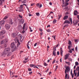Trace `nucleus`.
Here are the masks:
<instances>
[{
    "label": "nucleus",
    "mask_w": 79,
    "mask_h": 79,
    "mask_svg": "<svg viewBox=\"0 0 79 79\" xmlns=\"http://www.w3.org/2000/svg\"><path fill=\"white\" fill-rule=\"evenodd\" d=\"M11 49L10 48H5L3 51V53H2L1 56H3V55H6L7 54V56H11L12 53L11 52Z\"/></svg>",
    "instance_id": "f257e3e1"
},
{
    "label": "nucleus",
    "mask_w": 79,
    "mask_h": 79,
    "mask_svg": "<svg viewBox=\"0 0 79 79\" xmlns=\"http://www.w3.org/2000/svg\"><path fill=\"white\" fill-rule=\"evenodd\" d=\"M15 44L14 42H13L11 43V45H10V47L11 48H13L14 47L15 49H14V50L11 51V52H13L16 49V47L15 46Z\"/></svg>",
    "instance_id": "f03ea898"
},
{
    "label": "nucleus",
    "mask_w": 79,
    "mask_h": 79,
    "mask_svg": "<svg viewBox=\"0 0 79 79\" xmlns=\"http://www.w3.org/2000/svg\"><path fill=\"white\" fill-rule=\"evenodd\" d=\"M15 43H18V44H17L18 46L20 45V43L19 42L18 40L17 39V38H15Z\"/></svg>",
    "instance_id": "7ed1b4c3"
},
{
    "label": "nucleus",
    "mask_w": 79,
    "mask_h": 79,
    "mask_svg": "<svg viewBox=\"0 0 79 79\" xmlns=\"http://www.w3.org/2000/svg\"><path fill=\"white\" fill-rule=\"evenodd\" d=\"M23 6L21 5H20V10H19V11L20 12H22L23 11Z\"/></svg>",
    "instance_id": "20e7f679"
},
{
    "label": "nucleus",
    "mask_w": 79,
    "mask_h": 79,
    "mask_svg": "<svg viewBox=\"0 0 79 79\" xmlns=\"http://www.w3.org/2000/svg\"><path fill=\"white\" fill-rule=\"evenodd\" d=\"M78 13L77 10H74V11L73 12V15L76 16L78 15Z\"/></svg>",
    "instance_id": "39448f33"
},
{
    "label": "nucleus",
    "mask_w": 79,
    "mask_h": 79,
    "mask_svg": "<svg viewBox=\"0 0 79 79\" xmlns=\"http://www.w3.org/2000/svg\"><path fill=\"white\" fill-rule=\"evenodd\" d=\"M78 21H73V25L76 26L77 25V24L78 23Z\"/></svg>",
    "instance_id": "423d86ee"
},
{
    "label": "nucleus",
    "mask_w": 79,
    "mask_h": 79,
    "mask_svg": "<svg viewBox=\"0 0 79 79\" xmlns=\"http://www.w3.org/2000/svg\"><path fill=\"white\" fill-rule=\"evenodd\" d=\"M68 57H69V55H68V54L65 55V56L64 57V60H66L68 58Z\"/></svg>",
    "instance_id": "0eeeda50"
},
{
    "label": "nucleus",
    "mask_w": 79,
    "mask_h": 79,
    "mask_svg": "<svg viewBox=\"0 0 79 79\" xmlns=\"http://www.w3.org/2000/svg\"><path fill=\"white\" fill-rule=\"evenodd\" d=\"M70 22H69L68 20H66L64 22V24L65 23H66V24H69L70 23H71Z\"/></svg>",
    "instance_id": "6e6552de"
},
{
    "label": "nucleus",
    "mask_w": 79,
    "mask_h": 79,
    "mask_svg": "<svg viewBox=\"0 0 79 79\" xmlns=\"http://www.w3.org/2000/svg\"><path fill=\"white\" fill-rule=\"evenodd\" d=\"M68 70H65V79H66V77H67L68 76V74L66 73L67 72V71H68Z\"/></svg>",
    "instance_id": "1a4fd4ad"
},
{
    "label": "nucleus",
    "mask_w": 79,
    "mask_h": 79,
    "mask_svg": "<svg viewBox=\"0 0 79 79\" xmlns=\"http://www.w3.org/2000/svg\"><path fill=\"white\" fill-rule=\"evenodd\" d=\"M10 27L9 25L6 24V29L7 30L10 29Z\"/></svg>",
    "instance_id": "9d476101"
},
{
    "label": "nucleus",
    "mask_w": 79,
    "mask_h": 79,
    "mask_svg": "<svg viewBox=\"0 0 79 79\" xmlns=\"http://www.w3.org/2000/svg\"><path fill=\"white\" fill-rule=\"evenodd\" d=\"M6 31L5 30H2L0 32V34L4 35Z\"/></svg>",
    "instance_id": "9b49d317"
},
{
    "label": "nucleus",
    "mask_w": 79,
    "mask_h": 79,
    "mask_svg": "<svg viewBox=\"0 0 79 79\" xmlns=\"http://www.w3.org/2000/svg\"><path fill=\"white\" fill-rule=\"evenodd\" d=\"M12 37L13 38L15 37L16 36V34L15 33H13L11 34Z\"/></svg>",
    "instance_id": "f8f14e48"
},
{
    "label": "nucleus",
    "mask_w": 79,
    "mask_h": 79,
    "mask_svg": "<svg viewBox=\"0 0 79 79\" xmlns=\"http://www.w3.org/2000/svg\"><path fill=\"white\" fill-rule=\"evenodd\" d=\"M68 17L69 16L68 15H65L63 18V19H64V20H65L66 19H67L68 18Z\"/></svg>",
    "instance_id": "ddd939ff"
},
{
    "label": "nucleus",
    "mask_w": 79,
    "mask_h": 79,
    "mask_svg": "<svg viewBox=\"0 0 79 79\" xmlns=\"http://www.w3.org/2000/svg\"><path fill=\"white\" fill-rule=\"evenodd\" d=\"M55 51H56V49H55V50H54L52 52V54H53L54 56H56V52Z\"/></svg>",
    "instance_id": "4468645a"
},
{
    "label": "nucleus",
    "mask_w": 79,
    "mask_h": 79,
    "mask_svg": "<svg viewBox=\"0 0 79 79\" xmlns=\"http://www.w3.org/2000/svg\"><path fill=\"white\" fill-rule=\"evenodd\" d=\"M4 1L5 0H0V6H2V2Z\"/></svg>",
    "instance_id": "2eb2a0df"
},
{
    "label": "nucleus",
    "mask_w": 79,
    "mask_h": 79,
    "mask_svg": "<svg viewBox=\"0 0 79 79\" xmlns=\"http://www.w3.org/2000/svg\"><path fill=\"white\" fill-rule=\"evenodd\" d=\"M25 23L24 24V25L23 26V31H22V33L24 34V33L25 31H24V28L25 27Z\"/></svg>",
    "instance_id": "dca6fc26"
},
{
    "label": "nucleus",
    "mask_w": 79,
    "mask_h": 79,
    "mask_svg": "<svg viewBox=\"0 0 79 79\" xmlns=\"http://www.w3.org/2000/svg\"><path fill=\"white\" fill-rule=\"evenodd\" d=\"M69 22H70L71 23H73V21H72V18H69Z\"/></svg>",
    "instance_id": "f3484780"
},
{
    "label": "nucleus",
    "mask_w": 79,
    "mask_h": 79,
    "mask_svg": "<svg viewBox=\"0 0 79 79\" xmlns=\"http://www.w3.org/2000/svg\"><path fill=\"white\" fill-rule=\"evenodd\" d=\"M5 21L4 20H2L0 22V24H2L5 23Z\"/></svg>",
    "instance_id": "a211bd4d"
},
{
    "label": "nucleus",
    "mask_w": 79,
    "mask_h": 79,
    "mask_svg": "<svg viewBox=\"0 0 79 79\" xmlns=\"http://www.w3.org/2000/svg\"><path fill=\"white\" fill-rule=\"evenodd\" d=\"M8 18V17L7 15H6L5 17H4V18H3V19L4 20H5L6 19H7Z\"/></svg>",
    "instance_id": "6ab92c4d"
},
{
    "label": "nucleus",
    "mask_w": 79,
    "mask_h": 79,
    "mask_svg": "<svg viewBox=\"0 0 79 79\" xmlns=\"http://www.w3.org/2000/svg\"><path fill=\"white\" fill-rule=\"evenodd\" d=\"M29 66H30V67H35V65L34 64H30L29 65Z\"/></svg>",
    "instance_id": "aec40b11"
},
{
    "label": "nucleus",
    "mask_w": 79,
    "mask_h": 79,
    "mask_svg": "<svg viewBox=\"0 0 79 79\" xmlns=\"http://www.w3.org/2000/svg\"><path fill=\"white\" fill-rule=\"evenodd\" d=\"M68 5H69V3L68 2H65V5H64L65 6H66Z\"/></svg>",
    "instance_id": "412c9836"
},
{
    "label": "nucleus",
    "mask_w": 79,
    "mask_h": 79,
    "mask_svg": "<svg viewBox=\"0 0 79 79\" xmlns=\"http://www.w3.org/2000/svg\"><path fill=\"white\" fill-rule=\"evenodd\" d=\"M9 23L10 24H13V23L12 22V20L11 19H10L9 20Z\"/></svg>",
    "instance_id": "4be33fe9"
},
{
    "label": "nucleus",
    "mask_w": 79,
    "mask_h": 79,
    "mask_svg": "<svg viewBox=\"0 0 79 79\" xmlns=\"http://www.w3.org/2000/svg\"><path fill=\"white\" fill-rule=\"evenodd\" d=\"M24 20L23 19H21V23L22 24H23L24 23Z\"/></svg>",
    "instance_id": "5701e85b"
},
{
    "label": "nucleus",
    "mask_w": 79,
    "mask_h": 79,
    "mask_svg": "<svg viewBox=\"0 0 79 79\" xmlns=\"http://www.w3.org/2000/svg\"><path fill=\"white\" fill-rule=\"evenodd\" d=\"M19 37H20V39H22V35H21V34H19V35L18 36Z\"/></svg>",
    "instance_id": "b1692460"
},
{
    "label": "nucleus",
    "mask_w": 79,
    "mask_h": 79,
    "mask_svg": "<svg viewBox=\"0 0 79 79\" xmlns=\"http://www.w3.org/2000/svg\"><path fill=\"white\" fill-rule=\"evenodd\" d=\"M29 30H30V32H31L33 31V30H32V29L31 28V27H29Z\"/></svg>",
    "instance_id": "393cba45"
},
{
    "label": "nucleus",
    "mask_w": 79,
    "mask_h": 79,
    "mask_svg": "<svg viewBox=\"0 0 79 79\" xmlns=\"http://www.w3.org/2000/svg\"><path fill=\"white\" fill-rule=\"evenodd\" d=\"M76 70H74L73 71V73H74V74H75V76H76L77 75V73H75Z\"/></svg>",
    "instance_id": "a878e982"
},
{
    "label": "nucleus",
    "mask_w": 79,
    "mask_h": 79,
    "mask_svg": "<svg viewBox=\"0 0 79 79\" xmlns=\"http://www.w3.org/2000/svg\"><path fill=\"white\" fill-rule=\"evenodd\" d=\"M56 21L57 20H56V19H54V21H53V22H52V23L54 24H55Z\"/></svg>",
    "instance_id": "bb28decb"
},
{
    "label": "nucleus",
    "mask_w": 79,
    "mask_h": 79,
    "mask_svg": "<svg viewBox=\"0 0 79 79\" xmlns=\"http://www.w3.org/2000/svg\"><path fill=\"white\" fill-rule=\"evenodd\" d=\"M75 65L76 66H77V65H79V64L78 63V62H75Z\"/></svg>",
    "instance_id": "cd10ccee"
},
{
    "label": "nucleus",
    "mask_w": 79,
    "mask_h": 79,
    "mask_svg": "<svg viewBox=\"0 0 79 79\" xmlns=\"http://www.w3.org/2000/svg\"><path fill=\"white\" fill-rule=\"evenodd\" d=\"M8 42V40L7 39H6L5 40V43H7Z\"/></svg>",
    "instance_id": "c85d7f7f"
},
{
    "label": "nucleus",
    "mask_w": 79,
    "mask_h": 79,
    "mask_svg": "<svg viewBox=\"0 0 79 79\" xmlns=\"http://www.w3.org/2000/svg\"><path fill=\"white\" fill-rule=\"evenodd\" d=\"M37 16H39L40 14L39 13H37L35 14Z\"/></svg>",
    "instance_id": "c756f323"
},
{
    "label": "nucleus",
    "mask_w": 79,
    "mask_h": 79,
    "mask_svg": "<svg viewBox=\"0 0 79 79\" xmlns=\"http://www.w3.org/2000/svg\"><path fill=\"white\" fill-rule=\"evenodd\" d=\"M19 30H21L22 29V27L21 26H19Z\"/></svg>",
    "instance_id": "7c9ffc66"
},
{
    "label": "nucleus",
    "mask_w": 79,
    "mask_h": 79,
    "mask_svg": "<svg viewBox=\"0 0 79 79\" xmlns=\"http://www.w3.org/2000/svg\"><path fill=\"white\" fill-rule=\"evenodd\" d=\"M58 47V44H57V45H56V47H54L53 48V50H54V49H56V48Z\"/></svg>",
    "instance_id": "2f4dec72"
},
{
    "label": "nucleus",
    "mask_w": 79,
    "mask_h": 79,
    "mask_svg": "<svg viewBox=\"0 0 79 79\" xmlns=\"http://www.w3.org/2000/svg\"><path fill=\"white\" fill-rule=\"evenodd\" d=\"M48 32H50V30L49 29H47L46 30Z\"/></svg>",
    "instance_id": "473e14b6"
},
{
    "label": "nucleus",
    "mask_w": 79,
    "mask_h": 79,
    "mask_svg": "<svg viewBox=\"0 0 79 79\" xmlns=\"http://www.w3.org/2000/svg\"><path fill=\"white\" fill-rule=\"evenodd\" d=\"M19 17L20 18H23V16L21 15H19Z\"/></svg>",
    "instance_id": "72a5a7b5"
},
{
    "label": "nucleus",
    "mask_w": 79,
    "mask_h": 79,
    "mask_svg": "<svg viewBox=\"0 0 79 79\" xmlns=\"http://www.w3.org/2000/svg\"><path fill=\"white\" fill-rule=\"evenodd\" d=\"M65 70H68L69 69V66H67L66 67Z\"/></svg>",
    "instance_id": "f704fd0d"
},
{
    "label": "nucleus",
    "mask_w": 79,
    "mask_h": 79,
    "mask_svg": "<svg viewBox=\"0 0 79 79\" xmlns=\"http://www.w3.org/2000/svg\"><path fill=\"white\" fill-rule=\"evenodd\" d=\"M69 45H71V42L70 41H69Z\"/></svg>",
    "instance_id": "c9c22d12"
},
{
    "label": "nucleus",
    "mask_w": 79,
    "mask_h": 79,
    "mask_svg": "<svg viewBox=\"0 0 79 79\" xmlns=\"http://www.w3.org/2000/svg\"><path fill=\"white\" fill-rule=\"evenodd\" d=\"M44 66H47L48 64H47V63H46L44 62Z\"/></svg>",
    "instance_id": "e433bc0d"
},
{
    "label": "nucleus",
    "mask_w": 79,
    "mask_h": 79,
    "mask_svg": "<svg viewBox=\"0 0 79 79\" xmlns=\"http://www.w3.org/2000/svg\"><path fill=\"white\" fill-rule=\"evenodd\" d=\"M22 3H26V0H24V1H23L22 2Z\"/></svg>",
    "instance_id": "4c0bfd02"
},
{
    "label": "nucleus",
    "mask_w": 79,
    "mask_h": 79,
    "mask_svg": "<svg viewBox=\"0 0 79 79\" xmlns=\"http://www.w3.org/2000/svg\"><path fill=\"white\" fill-rule=\"evenodd\" d=\"M28 70L29 71H31V68H28Z\"/></svg>",
    "instance_id": "58836bf2"
},
{
    "label": "nucleus",
    "mask_w": 79,
    "mask_h": 79,
    "mask_svg": "<svg viewBox=\"0 0 79 79\" xmlns=\"http://www.w3.org/2000/svg\"><path fill=\"white\" fill-rule=\"evenodd\" d=\"M63 53V51L62 50H61V51L60 52V55H61V56H62V53Z\"/></svg>",
    "instance_id": "ea45409f"
},
{
    "label": "nucleus",
    "mask_w": 79,
    "mask_h": 79,
    "mask_svg": "<svg viewBox=\"0 0 79 79\" xmlns=\"http://www.w3.org/2000/svg\"><path fill=\"white\" fill-rule=\"evenodd\" d=\"M56 61V60L55 59L54 60V61H53V62H52V64H54V63H55V61Z\"/></svg>",
    "instance_id": "a19ab883"
},
{
    "label": "nucleus",
    "mask_w": 79,
    "mask_h": 79,
    "mask_svg": "<svg viewBox=\"0 0 79 79\" xmlns=\"http://www.w3.org/2000/svg\"><path fill=\"white\" fill-rule=\"evenodd\" d=\"M52 38H54V39H55V40H56L55 37H56V36H55V35H52Z\"/></svg>",
    "instance_id": "79ce46f5"
},
{
    "label": "nucleus",
    "mask_w": 79,
    "mask_h": 79,
    "mask_svg": "<svg viewBox=\"0 0 79 79\" xmlns=\"http://www.w3.org/2000/svg\"><path fill=\"white\" fill-rule=\"evenodd\" d=\"M62 0V4H64V0Z\"/></svg>",
    "instance_id": "37998d69"
},
{
    "label": "nucleus",
    "mask_w": 79,
    "mask_h": 79,
    "mask_svg": "<svg viewBox=\"0 0 79 79\" xmlns=\"http://www.w3.org/2000/svg\"><path fill=\"white\" fill-rule=\"evenodd\" d=\"M4 42V41L3 40H2L1 42V44H3V43Z\"/></svg>",
    "instance_id": "c03bdc74"
},
{
    "label": "nucleus",
    "mask_w": 79,
    "mask_h": 79,
    "mask_svg": "<svg viewBox=\"0 0 79 79\" xmlns=\"http://www.w3.org/2000/svg\"><path fill=\"white\" fill-rule=\"evenodd\" d=\"M65 2H68L69 1V0H65Z\"/></svg>",
    "instance_id": "a18cd8bd"
},
{
    "label": "nucleus",
    "mask_w": 79,
    "mask_h": 79,
    "mask_svg": "<svg viewBox=\"0 0 79 79\" xmlns=\"http://www.w3.org/2000/svg\"><path fill=\"white\" fill-rule=\"evenodd\" d=\"M27 48H28V49H29V44L28 43V44L27 45Z\"/></svg>",
    "instance_id": "49530a36"
},
{
    "label": "nucleus",
    "mask_w": 79,
    "mask_h": 79,
    "mask_svg": "<svg viewBox=\"0 0 79 79\" xmlns=\"http://www.w3.org/2000/svg\"><path fill=\"white\" fill-rule=\"evenodd\" d=\"M77 18L78 19V20H79V15H78L77 16Z\"/></svg>",
    "instance_id": "de8ad7c7"
},
{
    "label": "nucleus",
    "mask_w": 79,
    "mask_h": 79,
    "mask_svg": "<svg viewBox=\"0 0 79 79\" xmlns=\"http://www.w3.org/2000/svg\"><path fill=\"white\" fill-rule=\"evenodd\" d=\"M75 50L77 52V47H76V48H75Z\"/></svg>",
    "instance_id": "09e8293b"
},
{
    "label": "nucleus",
    "mask_w": 79,
    "mask_h": 79,
    "mask_svg": "<svg viewBox=\"0 0 79 79\" xmlns=\"http://www.w3.org/2000/svg\"><path fill=\"white\" fill-rule=\"evenodd\" d=\"M39 5H40L39 3H38L37 4V6L39 7Z\"/></svg>",
    "instance_id": "8fccbe9b"
},
{
    "label": "nucleus",
    "mask_w": 79,
    "mask_h": 79,
    "mask_svg": "<svg viewBox=\"0 0 79 79\" xmlns=\"http://www.w3.org/2000/svg\"><path fill=\"white\" fill-rule=\"evenodd\" d=\"M28 61H23V63H24V64H26V63Z\"/></svg>",
    "instance_id": "3c124183"
},
{
    "label": "nucleus",
    "mask_w": 79,
    "mask_h": 79,
    "mask_svg": "<svg viewBox=\"0 0 79 79\" xmlns=\"http://www.w3.org/2000/svg\"><path fill=\"white\" fill-rule=\"evenodd\" d=\"M32 73H33V72H29V75H31V74H32Z\"/></svg>",
    "instance_id": "603ef678"
},
{
    "label": "nucleus",
    "mask_w": 79,
    "mask_h": 79,
    "mask_svg": "<svg viewBox=\"0 0 79 79\" xmlns=\"http://www.w3.org/2000/svg\"><path fill=\"white\" fill-rule=\"evenodd\" d=\"M37 43H36L35 44L34 46V47H35L36 46V45H37Z\"/></svg>",
    "instance_id": "864d4df0"
},
{
    "label": "nucleus",
    "mask_w": 79,
    "mask_h": 79,
    "mask_svg": "<svg viewBox=\"0 0 79 79\" xmlns=\"http://www.w3.org/2000/svg\"><path fill=\"white\" fill-rule=\"evenodd\" d=\"M70 74H71V75H72L73 74L72 69L71 70Z\"/></svg>",
    "instance_id": "5fc2aeb1"
},
{
    "label": "nucleus",
    "mask_w": 79,
    "mask_h": 79,
    "mask_svg": "<svg viewBox=\"0 0 79 79\" xmlns=\"http://www.w3.org/2000/svg\"><path fill=\"white\" fill-rule=\"evenodd\" d=\"M58 68V66L57 65L56 66V69H57Z\"/></svg>",
    "instance_id": "6e6d98bb"
},
{
    "label": "nucleus",
    "mask_w": 79,
    "mask_h": 79,
    "mask_svg": "<svg viewBox=\"0 0 79 79\" xmlns=\"http://www.w3.org/2000/svg\"><path fill=\"white\" fill-rule=\"evenodd\" d=\"M39 30H40V31H41V32L42 31V30L41 28L39 29Z\"/></svg>",
    "instance_id": "4d7b16f0"
},
{
    "label": "nucleus",
    "mask_w": 79,
    "mask_h": 79,
    "mask_svg": "<svg viewBox=\"0 0 79 79\" xmlns=\"http://www.w3.org/2000/svg\"><path fill=\"white\" fill-rule=\"evenodd\" d=\"M68 26V24H66L65 25V26H64V27H66Z\"/></svg>",
    "instance_id": "13d9d810"
},
{
    "label": "nucleus",
    "mask_w": 79,
    "mask_h": 79,
    "mask_svg": "<svg viewBox=\"0 0 79 79\" xmlns=\"http://www.w3.org/2000/svg\"><path fill=\"white\" fill-rule=\"evenodd\" d=\"M59 18L58 19H60V17H61V15H58Z\"/></svg>",
    "instance_id": "bf43d9fd"
},
{
    "label": "nucleus",
    "mask_w": 79,
    "mask_h": 79,
    "mask_svg": "<svg viewBox=\"0 0 79 79\" xmlns=\"http://www.w3.org/2000/svg\"><path fill=\"white\" fill-rule=\"evenodd\" d=\"M42 6V4H40V7H39L40 8H41V7Z\"/></svg>",
    "instance_id": "052dcab7"
},
{
    "label": "nucleus",
    "mask_w": 79,
    "mask_h": 79,
    "mask_svg": "<svg viewBox=\"0 0 79 79\" xmlns=\"http://www.w3.org/2000/svg\"><path fill=\"white\" fill-rule=\"evenodd\" d=\"M36 68V69H39V68L37 66H35L34 67V68Z\"/></svg>",
    "instance_id": "680f3d73"
},
{
    "label": "nucleus",
    "mask_w": 79,
    "mask_h": 79,
    "mask_svg": "<svg viewBox=\"0 0 79 79\" xmlns=\"http://www.w3.org/2000/svg\"><path fill=\"white\" fill-rule=\"evenodd\" d=\"M70 48H71V46H70V45H69L68 46V48H69V49H70Z\"/></svg>",
    "instance_id": "e2e57ef3"
},
{
    "label": "nucleus",
    "mask_w": 79,
    "mask_h": 79,
    "mask_svg": "<svg viewBox=\"0 0 79 79\" xmlns=\"http://www.w3.org/2000/svg\"><path fill=\"white\" fill-rule=\"evenodd\" d=\"M59 53H60L59 52V51L57 52V55H59Z\"/></svg>",
    "instance_id": "0e129e2a"
},
{
    "label": "nucleus",
    "mask_w": 79,
    "mask_h": 79,
    "mask_svg": "<svg viewBox=\"0 0 79 79\" xmlns=\"http://www.w3.org/2000/svg\"><path fill=\"white\" fill-rule=\"evenodd\" d=\"M28 60V58H24V60Z\"/></svg>",
    "instance_id": "69168bd1"
},
{
    "label": "nucleus",
    "mask_w": 79,
    "mask_h": 79,
    "mask_svg": "<svg viewBox=\"0 0 79 79\" xmlns=\"http://www.w3.org/2000/svg\"><path fill=\"white\" fill-rule=\"evenodd\" d=\"M72 51L71 50H70V51H69V52L70 53H72Z\"/></svg>",
    "instance_id": "338daca9"
},
{
    "label": "nucleus",
    "mask_w": 79,
    "mask_h": 79,
    "mask_svg": "<svg viewBox=\"0 0 79 79\" xmlns=\"http://www.w3.org/2000/svg\"><path fill=\"white\" fill-rule=\"evenodd\" d=\"M37 66H38L39 67H42V66L40 65H37Z\"/></svg>",
    "instance_id": "774afa93"
}]
</instances>
